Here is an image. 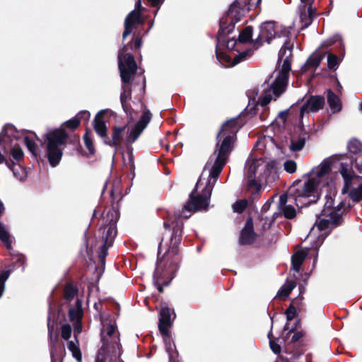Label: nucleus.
<instances>
[{"label": "nucleus", "instance_id": "obj_1", "mask_svg": "<svg viewBox=\"0 0 362 362\" xmlns=\"http://www.w3.org/2000/svg\"><path fill=\"white\" fill-rule=\"evenodd\" d=\"M332 165L333 158L329 157L324 159L319 165L313 168L306 180L296 181L291 186V193L301 203L316 202L319 189L322 193L325 192L323 209L317 216L316 223L308 235L309 238H313L316 229L320 232L316 242L312 245L314 249L322 244L327 234L326 230L339 225L342 221V202H339L336 206H334V197L337 192L330 174Z\"/></svg>", "mask_w": 362, "mask_h": 362}, {"label": "nucleus", "instance_id": "obj_2", "mask_svg": "<svg viewBox=\"0 0 362 362\" xmlns=\"http://www.w3.org/2000/svg\"><path fill=\"white\" fill-rule=\"evenodd\" d=\"M240 128L237 119L226 121L217 135L215 154L216 158L211 166L208 162L198 180L194 189L190 193L188 202L184 205L181 211H176V218H188L192 212L206 209L213 188L221 174L223 166L228 160L233 149L236 133Z\"/></svg>", "mask_w": 362, "mask_h": 362}, {"label": "nucleus", "instance_id": "obj_3", "mask_svg": "<svg viewBox=\"0 0 362 362\" xmlns=\"http://www.w3.org/2000/svg\"><path fill=\"white\" fill-rule=\"evenodd\" d=\"M292 48L293 45L286 41L279 50L278 62H283V64L279 69H276L274 71L272 76V78H274V81L267 85L259 97V103L261 106H266L285 91L288 85L289 72L291 69Z\"/></svg>", "mask_w": 362, "mask_h": 362}, {"label": "nucleus", "instance_id": "obj_4", "mask_svg": "<svg viewBox=\"0 0 362 362\" xmlns=\"http://www.w3.org/2000/svg\"><path fill=\"white\" fill-rule=\"evenodd\" d=\"M179 232L180 230L174 227L173 233L170 239V245L163 257L166 262H170L169 265L165 266V269L163 268L162 259L160 257L162 242L159 244L156 268L153 274L154 279L158 281L164 278L172 279L174 277L175 272L177 269V263L179 261L177 257L179 253L178 245L181 242L180 233H178Z\"/></svg>", "mask_w": 362, "mask_h": 362}, {"label": "nucleus", "instance_id": "obj_5", "mask_svg": "<svg viewBox=\"0 0 362 362\" xmlns=\"http://www.w3.org/2000/svg\"><path fill=\"white\" fill-rule=\"evenodd\" d=\"M275 171L274 162H267L262 158H249L245 164L247 188L257 192L264 182H267L272 172Z\"/></svg>", "mask_w": 362, "mask_h": 362}, {"label": "nucleus", "instance_id": "obj_6", "mask_svg": "<svg viewBox=\"0 0 362 362\" xmlns=\"http://www.w3.org/2000/svg\"><path fill=\"white\" fill-rule=\"evenodd\" d=\"M67 136L63 129H55L46 134L47 156L51 166L56 167L59 163L63 154L61 146L65 144Z\"/></svg>", "mask_w": 362, "mask_h": 362}, {"label": "nucleus", "instance_id": "obj_7", "mask_svg": "<svg viewBox=\"0 0 362 362\" xmlns=\"http://www.w3.org/2000/svg\"><path fill=\"white\" fill-rule=\"evenodd\" d=\"M151 119V114L148 110L144 111L139 121L132 128L131 132L126 139V154L127 158L123 156V160L125 165H129L131 171L135 169L134 159L133 154L132 144L136 141L144 129L146 127Z\"/></svg>", "mask_w": 362, "mask_h": 362}, {"label": "nucleus", "instance_id": "obj_8", "mask_svg": "<svg viewBox=\"0 0 362 362\" xmlns=\"http://www.w3.org/2000/svg\"><path fill=\"white\" fill-rule=\"evenodd\" d=\"M19 138V132L11 124H5L0 132V146L4 151H10L13 158L16 161L23 158V150L17 143Z\"/></svg>", "mask_w": 362, "mask_h": 362}, {"label": "nucleus", "instance_id": "obj_9", "mask_svg": "<svg viewBox=\"0 0 362 362\" xmlns=\"http://www.w3.org/2000/svg\"><path fill=\"white\" fill-rule=\"evenodd\" d=\"M83 315L82 301L77 299L74 307L69 308V318L74 325V337L76 342L69 341L68 349L78 362L81 361V353L78 347L77 336L82 332L81 319Z\"/></svg>", "mask_w": 362, "mask_h": 362}, {"label": "nucleus", "instance_id": "obj_10", "mask_svg": "<svg viewBox=\"0 0 362 362\" xmlns=\"http://www.w3.org/2000/svg\"><path fill=\"white\" fill-rule=\"evenodd\" d=\"M330 158H333V165L334 163L339 165V172L344 182L341 192L342 194H346L352 185L354 177L356 176V173L353 169L354 157L349 156L347 154H340L334 155Z\"/></svg>", "mask_w": 362, "mask_h": 362}, {"label": "nucleus", "instance_id": "obj_11", "mask_svg": "<svg viewBox=\"0 0 362 362\" xmlns=\"http://www.w3.org/2000/svg\"><path fill=\"white\" fill-rule=\"evenodd\" d=\"M289 33L290 30L288 28L274 21L263 23L260 26L259 35L255 41L256 49L263 42L269 43L273 38L287 36Z\"/></svg>", "mask_w": 362, "mask_h": 362}, {"label": "nucleus", "instance_id": "obj_12", "mask_svg": "<svg viewBox=\"0 0 362 362\" xmlns=\"http://www.w3.org/2000/svg\"><path fill=\"white\" fill-rule=\"evenodd\" d=\"M127 45L122 47L118 53V66L120 72L122 81L124 83H129L131 81L132 75L137 69V66L133 55L127 53Z\"/></svg>", "mask_w": 362, "mask_h": 362}, {"label": "nucleus", "instance_id": "obj_13", "mask_svg": "<svg viewBox=\"0 0 362 362\" xmlns=\"http://www.w3.org/2000/svg\"><path fill=\"white\" fill-rule=\"evenodd\" d=\"M295 204L298 208H303L310 205L311 203H301L296 199L291 193V187L288 193L280 196L279 202V209L283 213L284 216L286 218H293L296 215V210L293 206Z\"/></svg>", "mask_w": 362, "mask_h": 362}, {"label": "nucleus", "instance_id": "obj_14", "mask_svg": "<svg viewBox=\"0 0 362 362\" xmlns=\"http://www.w3.org/2000/svg\"><path fill=\"white\" fill-rule=\"evenodd\" d=\"M144 8L141 6V0H138L136 3V8L132 11L126 17L124 21V30L123 32L122 37L126 38L129 35L133 30L138 25L144 24V19L141 17V11Z\"/></svg>", "mask_w": 362, "mask_h": 362}, {"label": "nucleus", "instance_id": "obj_15", "mask_svg": "<svg viewBox=\"0 0 362 362\" xmlns=\"http://www.w3.org/2000/svg\"><path fill=\"white\" fill-rule=\"evenodd\" d=\"M131 130L127 125L114 126L112 128L111 137L106 138L103 141L106 145L113 146L117 151L122 148L123 141L126 144L127 136Z\"/></svg>", "mask_w": 362, "mask_h": 362}, {"label": "nucleus", "instance_id": "obj_16", "mask_svg": "<svg viewBox=\"0 0 362 362\" xmlns=\"http://www.w3.org/2000/svg\"><path fill=\"white\" fill-rule=\"evenodd\" d=\"M0 240L3 243L5 247L9 251L11 256L13 267H21L23 265V255H15L11 246V237L10 233L6 230L4 224L0 222Z\"/></svg>", "mask_w": 362, "mask_h": 362}, {"label": "nucleus", "instance_id": "obj_17", "mask_svg": "<svg viewBox=\"0 0 362 362\" xmlns=\"http://www.w3.org/2000/svg\"><path fill=\"white\" fill-rule=\"evenodd\" d=\"M117 233V231L115 223H110V225L107 226V231L103 237V244L99 250L98 257L102 264H104L105 262V257L107 255L108 247L112 244Z\"/></svg>", "mask_w": 362, "mask_h": 362}, {"label": "nucleus", "instance_id": "obj_18", "mask_svg": "<svg viewBox=\"0 0 362 362\" xmlns=\"http://www.w3.org/2000/svg\"><path fill=\"white\" fill-rule=\"evenodd\" d=\"M261 0H235L230 6L228 12L235 16H243L251 9L256 8Z\"/></svg>", "mask_w": 362, "mask_h": 362}, {"label": "nucleus", "instance_id": "obj_19", "mask_svg": "<svg viewBox=\"0 0 362 362\" xmlns=\"http://www.w3.org/2000/svg\"><path fill=\"white\" fill-rule=\"evenodd\" d=\"M325 105V98L322 96H311L306 103L300 107V117L303 118L305 114L310 112H315L323 107Z\"/></svg>", "mask_w": 362, "mask_h": 362}, {"label": "nucleus", "instance_id": "obj_20", "mask_svg": "<svg viewBox=\"0 0 362 362\" xmlns=\"http://www.w3.org/2000/svg\"><path fill=\"white\" fill-rule=\"evenodd\" d=\"M173 314V310L167 306H163L160 311L158 327L161 334L166 337H168V329L172 325V315Z\"/></svg>", "mask_w": 362, "mask_h": 362}, {"label": "nucleus", "instance_id": "obj_21", "mask_svg": "<svg viewBox=\"0 0 362 362\" xmlns=\"http://www.w3.org/2000/svg\"><path fill=\"white\" fill-rule=\"evenodd\" d=\"M51 313H49V315L47 317V327H48V332H49V337L51 341V359L52 362H57V349H59L62 351L64 349V346L61 344H58V338L57 335L55 334L53 336V331H54V322H51Z\"/></svg>", "mask_w": 362, "mask_h": 362}, {"label": "nucleus", "instance_id": "obj_22", "mask_svg": "<svg viewBox=\"0 0 362 362\" xmlns=\"http://www.w3.org/2000/svg\"><path fill=\"white\" fill-rule=\"evenodd\" d=\"M41 144V141L37 137L34 132H25L24 130V144L27 146V148L35 158L37 157L39 152L38 147Z\"/></svg>", "mask_w": 362, "mask_h": 362}, {"label": "nucleus", "instance_id": "obj_23", "mask_svg": "<svg viewBox=\"0 0 362 362\" xmlns=\"http://www.w3.org/2000/svg\"><path fill=\"white\" fill-rule=\"evenodd\" d=\"M255 238L256 234L254 232L253 222L252 218H250L241 231L239 241L241 245H248L252 243Z\"/></svg>", "mask_w": 362, "mask_h": 362}, {"label": "nucleus", "instance_id": "obj_24", "mask_svg": "<svg viewBox=\"0 0 362 362\" xmlns=\"http://www.w3.org/2000/svg\"><path fill=\"white\" fill-rule=\"evenodd\" d=\"M103 112V111L99 112L95 117L94 119V129L97 132V134L103 138L105 140L107 136V127L105 122L102 119Z\"/></svg>", "mask_w": 362, "mask_h": 362}, {"label": "nucleus", "instance_id": "obj_25", "mask_svg": "<svg viewBox=\"0 0 362 362\" xmlns=\"http://www.w3.org/2000/svg\"><path fill=\"white\" fill-rule=\"evenodd\" d=\"M308 250H302L296 252L291 258L292 268L296 272H298L300 269V267L304 262L305 259L308 256Z\"/></svg>", "mask_w": 362, "mask_h": 362}, {"label": "nucleus", "instance_id": "obj_26", "mask_svg": "<svg viewBox=\"0 0 362 362\" xmlns=\"http://www.w3.org/2000/svg\"><path fill=\"white\" fill-rule=\"evenodd\" d=\"M323 59V56L318 52H314L306 61L304 66L302 67L303 71L313 68L317 67L321 61Z\"/></svg>", "mask_w": 362, "mask_h": 362}, {"label": "nucleus", "instance_id": "obj_27", "mask_svg": "<svg viewBox=\"0 0 362 362\" xmlns=\"http://www.w3.org/2000/svg\"><path fill=\"white\" fill-rule=\"evenodd\" d=\"M327 102L332 112H337L341 110V100L331 90H327Z\"/></svg>", "mask_w": 362, "mask_h": 362}, {"label": "nucleus", "instance_id": "obj_28", "mask_svg": "<svg viewBox=\"0 0 362 362\" xmlns=\"http://www.w3.org/2000/svg\"><path fill=\"white\" fill-rule=\"evenodd\" d=\"M131 90H129L127 86L124 85L122 86V92L120 94V102L122 106L124 111L130 115L131 119H132V116L131 115V107L127 103V100L131 98Z\"/></svg>", "mask_w": 362, "mask_h": 362}, {"label": "nucleus", "instance_id": "obj_29", "mask_svg": "<svg viewBox=\"0 0 362 362\" xmlns=\"http://www.w3.org/2000/svg\"><path fill=\"white\" fill-rule=\"evenodd\" d=\"M296 283L293 280L287 281L279 290L276 296L286 298L296 287Z\"/></svg>", "mask_w": 362, "mask_h": 362}, {"label": "nucleus", "instance_id": "obj_30", "mask_svg": "<svg viewBox=\"0 0 362 362\" xmlns=\"http://www.w3.org/2000/svg\"><path fill=\"white\" fill-rule=\"evenodd\" d=\"M253 47L255 48H247L246 50L239 52L238 54H237L235 57H234L233 64H238L243 61H245V60H247V59H249L253 54L254 51L255 49H256L257 46L255 45V43H254Z\"/></svg>", "mask_w": 362, "mask_h": 362}, {"label": "nucleus", "instance_id": "obj_31", "mask_svg": "<svg viewBox=\"0 0 362 362\" xmlns=\"http://www.w3.org/2000/svg\"><path fill=\"white\" fill-rule=\"evenodd\" d=\"M349 152L357 157L359 154H362V144L357 139H352L348 144Z\"/></svg>", "mask_w": 362, "mask_h": 362}, {"label": "nucleus", "instance_id": "obj_32", "mask_svg": "<svg viewBox=\"0 0 362 362\" xmlns=\"http://www.w3.org/2000/svg\"><path fill=\"white\" fill-rule=\"evenodd\" d=\"M306 139L305 134L301 135L296 139H292L290 145L291 150L293 151H300L305 146Z\"/></svg>", "mask_w": 362, "mask_h": 362}, {"label": "nucleus", "instance_id": "obj_33", "mask_svg": "<svg viewBox=\"0 0 362 362\" xmlns=\"http://www.w3.org/2000/svg\"><path fill=\"white\" fill-rule=\"evenodd\" d=\"M252 36V28L247 26L244 28L239 34L238 42L247 43L251 41Z\"/></svg>", "mask_w": 362, "mask_h": 362}, {"label": "nucleus", "instance_id": "obj_34", "mask_svg": "<svg viewBox=\"0 0 362 362\" xmlns=\"http://www.w3.org/2000/svg\"><path fill=\"white\" fill-rule=\"evenodd\" d=\"M346 193H348L349 197L351 200L354 202H359L362 199V185H360L357 187L351 189L349 188Z\"/></svg>", "mask_w": 362, "mask_h": 362}, {"label": "nucleus", "instance_id": "obj_35", "mask_svg": "<svg viewBox=\"0 0 362 362\" xmlns=\"http://www.w3.org/2000/svg\"><path fill=\"white\" fill-rule=\"evenodd\" d=\"M77 293L78 290L74 286L71 284H68L64 288V298L66 300L71 301L74 298Z\"/></svg>", "mask_w": 362, "mask_h": 362}, {"label": "nucleus", "instance_id": "obj_36", "mask_svg": "<svg viewBox=\"0 0 362 362\" xmlns=\"http://www.w3.org/2000/svg\"><path fill=\"white\" fill-rule=\"evenodd\" d=\"M247 205V201L246 199L238 200L235 202L233 205V209L235 212L242 213Z\"/></svg>", "mask_w": 362, "mask_h": 362}, {"label": "nucleus", "instance_id": "obj_37", "mask_svg": "<svg viewBox=\"0 0 362 362\" xmlns=\"http://www.w3.org/2000/svg\"><path fill=\"white\" fill-rule=\"evenodd\" d=\"M308 15L306 13H303V12H301L300 14V19L302 22L304 23V26L305 27H307L311 23L313 11L310 6L308 8Z\"/></svg>", "mask_w": 362, "mask_h": 362}, {"label": "nucleus", "instance_id": "obj_38", "mask_svg": "<svg viewBox=\"0 0 362 362\" xmlns=\"http://www.w3.org/2000/svg\"><path fill=\"white\" fill-rule=\"evenodd\" d=\"M84 143L87 148V149L89 151L90 154H94L95 153V148L93 146V141L88 132H86L83 136Z\"/></svg>", "mask_w": 362, "mask_h": 362}, {"label": "nucleus", "instance_id": "obj_39", "mask_svg": "<svg viewBox=\"0 0 362 362\" xmlns=\"http://www.w3.org/2000/svg\"><path fill=\"white\" fill-rule=\"evenodd\" d=\"M340 62L339 57L334 54H329L327 56V66L329 69H334L339 64Z\"/></svg>", "mask_w": 362, "mask_h": 362}, {"label": "nucleus", "instance_id": "obj_40", "mask_svg": "<svg viewBox=\"0 0 362 362\" xmlns=\"http://www.w3.org/2000/svg\"><path fill=\"white\" fill-rule=\"evenodd\" d=\"M284 170L288 173H293L296 170V163L292 160H287L284 163Z\"/></svg>", "mask_w": 362, "mask_h": 362}, {"label": "nucleus", "instance_id": "obj_41", "mask_svg": "<svg viewBox=\"0 0 362 362\" xmlns=\"http://www.w3.org/2000/svg\"><path fill=\"white\" fill-rule=\"evenodd\" d=\"M61 335H62V337L65 340H68L71 337V327L70 325L64 324L62 326Z\"/></svg>", "mask_w": 362, "mask_h": 362}, {"label": "nucleus", "instance_id": "obj_42", "mask_svg": "<svg viewBox=\"0 0 362 362\" xmlns=\"http://www.w3.org/2000/svg\"><path fill=\"white\" fill-rule=\"evenodd\" d=\"M9 272L4 271L0 274V298L3 295L5 288V282L8 278Z\"/></svg>", "mask_w": 362, "mask_h": 362}, {"label": "nucleus", "instance_id": "obj_43", "mask_svg": "<svg viewBox=\"0 0 362 362\" xmlns=\"http://www.w3.org/2000/svg\"><path fill=\"white\" fill-rule=\"evenodd\" d=\"M288 115V110H286L284 111H281L279 113L277 117L276 118V122L278 124V125L284 124L287 119Z\"/></svg>", "mask_w": 362, "mask_h": 362}, {"label": "nucleus", "instance_id": "obj_44", "mask_svg": "<svg viewBox=\"0 0 362 362\" xmlns=\"http://www.w3.org/2000/svg\"><path fill=\"white\" fill-rule=\"evenodd\" d=\"M78 124H79V119L78 117H75L69 119V121L66 122L64 125L68 128L74 129L78 126Z\"/></svg>", "mask_w": 362, "mask_h": 362}, {"label": "nucleus", "instance_id": "obj_45", "mask_svg": "<svg viewBox=\"0 0 362 362\" xmlns=\"http://www.w3.org/2000/svg\"><path fill=\"white\" fill-rule=\"evenodd\" d=\"M296 314V310L294 306L291 305L286 311V318L288 321L292 320Z\"/></svg>", "mask_w": 362, "mask_h": 362}, {"label": "nucleus", "instance_id": "obj_46", "mask_svg": "<svg viewBox=\"0 0 362 362\" xmlns=\"http://www.w3.org/2000/svg\"><path fill=\"white\" fill-rule=\"evenodd\" d=\"M268 337L269 338V345L273 352L275 354H279L281 351V346L274 341L271 339V332H269Z\"/></svg>", "mask_w": 362, "mask_h": 362}, {"label": "nucleus", "instance_id": "obj_47", "mask_svg": "<svg viewBox=\"0 0 362 362\" xmlns=\"http://www.w3.org/2000/svg\"><path fill=\"white\" fill-rule=\"evenodd\" d=\"M90 112L88 111H86V110H83V111H81L76 116V117H78L79 121L81 119H83L85 121H88L89 119H90Z\"/></svg>", "mask_w": 362, "mask_h": 362}, {"label": "nucleus", "instance_id": "obj_48", "mask_svg": "<svg viewBox=\"0 0 362 362\" xmlns=\"http://www.w3.org/2000/svg\"><path fill=\"white\" fill-rule=\"evenodd\" d=\"M17 166L19 167V168H21V165L20 164L16 165L13 163L12 166L10 167V168L13 171V175H15V177H16L20 180H23L22 175L20 174V173L18 171V169L16 168Z\"/></svg>", "mask_w": 362, "mask_h": 362}, {"label": "nucleus", "instance_id": "obj_49", "mask_svg": "<svg viewBox=\"0 0 362 362\" xmlns=\"http://www.w3.org/2000/svg\"><path fill=\"white\" fill-rule=\"evenodd\" d=\"M169 340L170 341V339L169 338H166L165 339V342L167 344V346H166V351L168 352L169 354V362H175L173 360V355H172V353H171V351L173 350V346H174V345H172L170 342L169 344H168V342L167 341Z\"/></svg>", "mask_w": 362, "mask_h": 362}, {"label": "nucleus", "instance_id": "obj_50", "mask_svg": "<svg viewBox=\"0 0 362 362\" xmlns=\"http://www.w3.org/2000/svg\"><path fill=\"white\" fill-rule=\"evenodd\" d=\"M337 41H339V43L341 44V38L339 35L334 36L332 39L328 40L327 41L325 42L322 45L323 46L324 45H327V46L331 45Z\"/></svg>", "mask_w": 362, "mask_h": 362}, {"label": "nucleus", "instance_id": "obj_51", "mask_svg": "<svg viewBox=\"0 0 362 362\" xmlns=\"http://www.w3.org/2000/svg\"><path fill=\"white\" fill-rule=\"evenodd\" d=\"M237 43V40L234 38L229 39L226 42V47L228 49L233 50L235 47Z\"/></svg>", "mask_w": 362, "mask_h": 362}, {"label": "nucleus", "instance_id": "obj_52", "mask_svg": "<svg viewBox=\"0 0 362 362\" xmlns=\"http://www.w3.org/2000/svg\"><path fill=\"white\" fill-rule=\"evenodd\" d=\"M262 220L263 221V220H264V218H262ZM274 219H273V220H270L269 218H268L267 217H266V218H264L265 222H264V223L262 225L263 228H264V229H267V228H269L270 227V226L272 225V223L274 221Z\"/></svg>", "mask_w": 362, "mask_h": 362}, {"label": "nucleus", "instance_id": "obj_53", "mask_svg": "<svg viewBox=\"0 0 362 362\" xmlns=\"http://www.w3.org/2000/svg\"><path fill=\"white\" fill-rule=\"evenodd\" d=\"M148 1L153 6L156 7H160V5L163 3L164 0H148Z\"/></svg>", "mask_w": 362, "mask_h": 362}, {"label": "nucleus", "instance_id": "obj_54", "mask_svg": "<svg viewBox=\"0 0 362 362\" xmlns=\"http://www.w3.org/2000/svg\"><path fill=\"white\" fill-rule=\"evenodd\" d=\"M141 39L139 37H136L134 40V46L136 49H139L141 46Z\"/></svg>", "mask_w": 362, "mask_h": 362}, {"label": "nucleus", "instance_id": "obj_55", "mask_svg": "<svg viewBox=\"0 0 362 362\" xmlns=\"http://www.w3.org/2000/svg\"><path fill=\"white\" fill-rule=\"evenodd\" d=\"M300 337V335L299 334H294L293 337H292V341H296L297 340H298Z\"/></svg>", "mask_w": 362, "mask_h": 362}, {"label": "nucleus", "instance_id": "obj_56", "mask_svg": "<svg viewBox=\"0 0 362 362\" xmlns=\"http://www.w3.org/2000/svg\"><path fill=\"white\" fill-rule=\"evenodd\" d=\"M301 1V4H305V6H303L304 8H305V6L307 4H310L311 1H313V0H300Z\"/></svg>", "mask_w": 362, "mask_h": 362}, {"label": "nucleus", "instance_id": "obj_57", "mask_svg": "<svg viewBox=\"0 0 362 362\" xmlns=\"http://www.w3.org/2000/svg\"><path fill=\"white\" fill-rule=\"evenodd\" d=\"M337 90H338L339 92H340V91H341V88H342V87H341V84L339 83V81H337Z\"/></svg>", "mask_w": 362, "mask_h": 362}, {"label": "nucleus", "instance_id": "obj_58", "mask_svg": "<svg viewBox=\"0 0 362 362\" xmlns=\"http://www.w3.org/2000/svg\"><path fill=\"white\" fill-rule=\"evenodd\" d=\"M4 160H5L4 156L0 152V163H3L4 161Z\"/></svg>", "mask_w": 362, "mask_h": 362}, {"label": "nucleus", "instance_id": "obj_59", "mask_svg": "<svg viewBox=\"0 0 362 362\" xmlns=\"http://www.w3.org/2000/svg\"><path fill=\"white\" fill-rule=\"evenodd\" d=\"M164 227L165 228H169L170 227V224L168 222H164Z\"/></svg>", "mask_w": 362, "mask_h": 362}, {"label": "nucleus", "instance_id": "obj_60", "mask_svg": "<svg viewBox=\"0 0 362 362\" xmlns=\"http://www.w3.org/2000/svg\"><path fill=\"white\" fill-rule=\"evenodd\" d=\"M360 110L362 111V103L360 105Z\"/></svg>", "mask_w": 362, "mask_h": 362}, {"label": "nucleus", "instance_id": "obj_61", "mask_svg": "<svg viewBox=\"0 0 362 362\" xmlns=\"http://www.w3.org/2000/svg\"><path fill=\"white\" fill-rule=\"evenodd\" d=\"M158 11V10L157 9L156 11H154V14H155V15H156V14H157Z\"/></svg>", "mask_w": 362, "mask_h": 362}, {"label": "nucleus", "instance_id": "obj_62", "mask_svg": "<svg viewBox=\"0 0 362 362\" xmlns=\"http://www.w3.org/2000/svg\"><path fill=\"white\" fill-rule=\"evenodd\" d=\"M159 291H160V292H162L163 289H162V288H161V287H159Z\"/></svg>", "mask_w": 362, "mask_h": 362}, {"label": "nucleus", "instance_id": "obj_63", "mask_svg": "<svg viewBox=\"0 0 362 362\" xmlns=\"http://www.w3.org/2000/svg\"><path fill=\"white\" fill-rule=\"evenodd\" d=\"M150 25H151V28H152V26H153V22L150 23Z\"/></svg>", "mask_w": 362, "mask_h": 362}]
</instances>
